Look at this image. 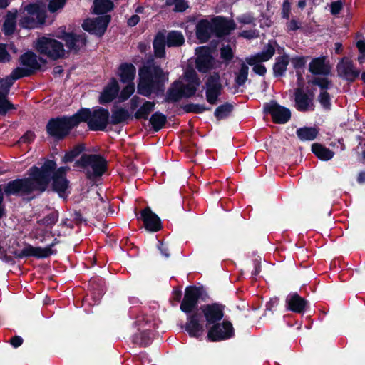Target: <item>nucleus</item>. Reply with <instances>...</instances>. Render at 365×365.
<instances>
[{
    "label": "nucleus",
    "instance_id": "nucleus-1",
    "mask_svg": "<svg viewBox=\"0 0 365 365\" xmlns=\"http://www.w3.org/2000/svg\"><path fill=\"white\" fill-rule=\"evenodd\" d=\"M70 170L68 166L56 168V163L46 160L41 168L33 166L28 170L29 178L9 182L4 187V192L11 195H29L33 192H43L51 182L53 190L59 197H66L70 193L69 181L66 178Z\"/></svg>",
    "mask_w": 365,
    "mask_h": 365
},
{
    "label": "nucleus",
    "instance_id": "nucleus-2",
    "mask_svg": "<svg viewBox=\"0 0 365 365\" xmlns=\"http://www.w3.org/2000/svg\"><path fill=\"white\" fill-rule=\"evenodd\" d=\"M225 305L219 302L205 304L187 314V322L182 327L190 337L198 339L204 332L202 319L205 327L208 328L215 323H219L225 316Z\"/></svg>",
    "mask_w": 365,
    "mask_h": 365
},
{
    "label": "nucleus",
    "instance_id": "nucleus-3",
    "mask_svg": "<svg viewBox=\"0 0 365 365\" xmlns=\"http://www.w3.org/2000/svg\"><path fill=\"white\" fill-rule=\"evenodd\" d=\"M20 63L21 66L13 70L9 76L0 78V115H6L9 110L15 108L7 99L15 81L31 75L41 67L37 56L31 51H27L21 56Z\"/></svg>",
    "mask_w": 365,
    "mask_h": 365
},
{
    "label": "nucleus",
    "instance_id": "nucleus-4",
    "mask_svg": "<svg viewBox=\"0 0 365 365\" xmlns=\"http://www.w3.org/2000/svg\"><path fill=\"white\" fill-rule=\"evenodd\" d=\"M139 81L137 86V93L143 96L149 97L152 94L157 96L163 94L165 83L168 81V72L163 71L153 58L147 60L146 63L138 70Z\"/></svg>",
    "mask_w": 365,
    "mask_h": 365
},
{
    "label": "nucleus",
    "instance_id": "nucleus-5",
    "mask_svg": "<svg viewBox=\"0 0 365 365\" xmlns=\"http://www.w3.org/2000/svg\"><path fill=\"white\" fill-rule=\"evenodd\" d=\"M81 122L87 123L88 129H91V111L90 109L81 108L72 116H64L51 120L46 127L47 131L49 135L56 138H62Z\"/></svg>",
    "mask_w": 365,
    "mask_h": 365
},
{
    "label": "nucleus",
    "instance_id": "nucleus-6",
    "mask_svg": "<svg viewBox=\"0 0 365 365\" xmlns=\"http://www.w3.org/2000/svg\"><path fill=\"white\" fill-rule=\"evenodd\" d=\"M209 294L203 286L189 285L185 289L182 301L180 305V310L186 314L199 308L200 300L206 302Z\"/></svg>",
    "mask_w": 365,
    "mask_h": 365
},
{
    "label": "nucleus",
    "instance_id": "nucleus-7",
    "mask_svg": "<svg viewBox=\"0 0 365 365\" xmlns=\"http://www.w3.org/2000/svg\"><path fill=\"white\" fill-rule=\"evenodd\" d=\"M26 14L19 20V25L24 29H34L45 23L46 11L44 5L30 4L24 7Z\"/></svg>",
    "mask_w": 365,
    "mask_h": 365
},
{
    "label": "nucleus",
    "instance_id": "nucleus-8",
    "mask_svg": "<svg viewBox=\"0 0 365 365\" xmlns=\"http://www.w3.org/2000/svg\"><path fill=\"white\" fill-rule=\"evenodd\" d=\"M274 45H277V41L269 40L262 52L245 58L248 65L253 66L252 70L256 74L260 76H264L266 74L267 68L260 63L268 61L273 57L275 53Z\"/></svg>",
    "mask_w": 365,
    "mask_h": 365
},
{
    "label": "nucleus",
    "instance_id": "nucleus-9",
    "mask_svg": "<svg viewBox=\"0 0 365 365\" xmlns=\"http://www.w3.org/2000/svg\"><path fill=\"white\" fill-rule=\"evenodd\" d=\"M34 47L39 53L54 60L63 57L66 52L62 43L44 36L36 41Z\"/></svg>",
    "mask_w": 365,
    "mask_h": 365
},
{
    "label": "nucleus",
    "instance_id": "nucleus-10",
    "mask_svg": "<svg viewBox=\"0 0 365 365\" xmlns=\"http://www.w3.org/2000/svg\"><path fill=\"white\" fill-rule=\"evenodd\" d=\"M207 329V339L211 342L225 341L235 336L232 324L228 320L215 323Z\"/></svg>",
    "mask_w": 365,
    "mask_h": 365
},
{
    "label": "nucleus",
    "instance_id": "nucleus-11",
    "mask_svg": "<svg viewBox=\"0 0 365 365\" xmlns=\"http://www.w3.org/2000/svg\"><path fill=\"white\" fill-rule=\"evenodd\" d=\"M205 88L207 102L210 105H217L224 88L219 72L215 71L206 77Z\"/></svg>",
    "mask_w": 365,
    "mask_h": 365
},
{
    "label": "nucleus",
    "instance_id": "nucleus-12",
    "mask_svg": "<svg viewBox=\"0 0 365 365\" xmlns=\"http://www.w3.org/2000/svg\"><path fill=\"white\" fill-rule=\"evenodd\" d=\"M314 94L312 91H304V88L298 87L294 91V102L296 110L301 113L315 110Z\"/></svg>",
    "mask_w": 365,
    "mask_h": 365
},
{
    "label": "nucleus",
    "instance_id": "nucleus-13",
    "mask_svg": "<svg viewBox=\"0 0 365 365\" xmlns=\"http://www.w3.org/2000/svg\"><path fill=\"white\" fill-rule=\"evenodd\" d=\"M263 109L264 113L270 115L272 121L276 124H285L291 119L290 110L279 105L274 100H271L269 103H264Z\"/></svg>",
    "mask_w": 365,
    "mask_h": 365
},
{
    "label": "nucleus",
    "instance_id": "nucleus-14",
    "mask_svg": "<svg viewBox=\"0 0 365 365\" xmlns=\"http://www.w3.org/2000/svg\"><path fill=\"white\" fill-rule=\"evenodd\" d=\"M98 148L93 147V186L102 183V176L108 173L109 163L108 160L98 153Z\"/></svg>",
    "mask_w": 365,
    "mask_h": 365
},
{
    "label": "nucleus",
    "instance_id": "nucleus-15",
    "mask_svg": "<svg viewBox=\"0 0 365 365\" xmlns=\"http://www.w3.org/2000/svg\"><path fill=\"white\" fill-rule=\"evenodd\" d=\"M56 37L65 41L66 47L71 51L77 52L83 48L86 43L84 34H76L66 31L65 27H60Z\"/></svg>",
    "mask_w": 365,
    "mask_h": 365
},
{
    "label": "nucleus",
    "instance_id": "nucleus-16",
    "mask_svg": "<svg viewBox=\"0 0 365 365\" xmlns=\"http://www.w3.org/2000/svg\"><path fill=\"white\" fill-rule=\"evenodd\" d=\"M138 220L143 222L145 229L150 232H157L162 230L163 225L160 218L153 212L149 206L143 209L139 215L135 212Z\"/></svg>",
    "mask_w": 365,
    "mask_h": 365
},
{
    "label": "nucleus",
    "instance_id": "nucleus-17",
    "mask_svg": "<svg viewBox=\"0 0 365 365\" xmlns=\"http://www.w3.org/2000/svg\"><path fill=\"white\" fill-rule=\"evenodd\" d=\"M53 245L54 244L52 243L45 247H41L26 244L21 250L14 252V255L19 259L29 257L46 258L55 253V251L53 250Z\"/></svg>",
    "mask_w": 365,
    "mask_h": 365
},
{
    "label": "nucleus",
    "instance_id": "nucleus-18",
    "mask_svg": "<svg viewBox=\"0 0 365 365\" xmlns=\"http://www.w3.org/2000/svg\"><path fill=\"white\" fill-rule=\"evenodd\" d=\"M196 53L195 68L200 73H207L214 68L215 58L209 48L198 47Z\"/></svg>",
    "mask_w": 365,
    "mask_h": 365
},
{
    "label": "nucleus",
    "instance_id": "nucleus-19",
    "mask_svg": "<svg viewBox=\"0 0 365 365\" xmlns=\"http://www.w3.org/2000/svg\"><path fill=\"white\" fill-rule=\"evenodd\" d=\"M212 24L213 34L219 38L229 35L232 31L236 29V24L232 19H228L222 16L212 19Z\"/></svg>",
    "mask_w": 365,
    "mask_h": 365
},
{
    "label": "nucleus",
    "instance_id": "nucleus-20",
    "mask_svg": "<svg viewBox=\"0 0 365 365\" xmlns=\"http://www.w3.org/2000/svg\"><path fill=\"white\" fill-rule=\"evenodd\" d=\"M96 215L97 220L102 222L103 218L108 215L110 210L108 198L105 195L103 197L98 190H96L93 195V212Z\"/></svg>",
    "mask_w": 365,
    "mask_h": 365
},
{
    "label": "nucleus",
    "instance_id": "nucleus-21",
    "mask_svg": "<svg viewBox=\"0 0 365 365\" xmlns=\"http://www.w3.org/2000/svg\"><path fill=\"white\" fill-rule=\"evenodd\" d=\"M119 91L120 86L118 81L113 77L111 78L101 91L98 98V103L101 105H106L113 102L116 98L118 99Z\"/></svg>",
    "mask_w": 365,
    "mask_h": 365
},
{
    "label": "nucleus",
    "instance_id": "nucleus-22",
    "mask_svg": "<svg viewBox=\"0 0 365 365\" xmlns=\"http://www.w3.org/2000/svg\"><path fill=\"white\" fill-rule=\"evenodd\" d=\"M309 71L315 76H329L331 74V66L324 56L315 57L309 64Z\"/></svg>",
    "mask_w": 365,
    "mask_h": 365
},
{
    "label": "nucleus",
    "instance_id": "nucleus-23",
    "mask_svg": "<svg viewBox=\"0 0 365 365\" xmlns=\"http://www.w3.org/2000/svg\"><path fill=\"white\" fill-rule=\"evenodd\" d=\"M338 76L349 82H354L360 75V71L355 69L353 62L343 59L336 66Z\"/></svg>",
    "mask_w": 365,
    "mask_h": 365
},
{
    "label": "nucleus",
    "instance_id": "nucleus-24",
    "mask_svg": "<svg viewBox=\"0 0 365 365\" xmlns=\"http://www.w3.org/2000/svg\"><path fill=\"white\" fill-rule=\"evenodd\" d=\"M286 308L294 313L302 314L305 312L309 302L297 292H291L285 300Z\"/></svg>",
    "mask_w": 365,
    "mask_h": 365
},
{
    "label": "nucleus",
    "instance_id": "nucleus-25",
    "mask_svg": "<svg viewBox=\"0 0 365 365\" xmlns=\"http://www.w3.org/2000/svg\"><path fill=\"white\" fill-rule=\"evenodd\" d=\"M110 123V113L107 108H98L93 110V131H105Z\"/></svg>",
    "mask_w": 365,
    "mask_h": 365
},
{
    "label": "nucleus",
    "instance_id": "nucleus-26",
    "mask_svg": "<svg viewBox=\"0 0 365 365\" xmlns=\"http://www.w3.org/2000/svg\"><path fill=\"white\" fill-rule=\"evenodd\" d=\"M118 104L114 103L112 106L110 123L113 125L122 123L127 124L129 120H133V115L126 108L119 107Z\"/></svg>",
    "mask_w": 365,
    "mask_h": 365
},
{
    "label": "nucleus",
    "instance_id": "nucleus-27",
    "mask_svg": "<svg viewBox=\"0 0 365 365\" xmlns=\"http://www.w3.org/2000/svg\"><path fill=\"white\" fill-rule=\"evenodd\" d=\"M116 75L122 83H134L133 81L136 76V68L131 63H121L118 67Z\"/></svg>",
    "mask_w": 365,
    "mask_h": 365
},
{
    "label": "nucleus",
    "instance_id": "nucleus-28",
    "mask_svg": "<svg viewBox=\"0 0 365 365\" xmlns=\"http://www.w3.org/2000/svg\"><path fill=\"white\" fill-rule=\"evenodd\" d=\"M195 33L197 38L200 43L208 41L211 34H213L212 21L210 22L207 19L200 20L196 25Z\"/></svg>",
    "mask_w": 365,
    "mask_h": 365
},
{
    "label": "nucleus",
    "instance_id": "nucleus-29",
    "mask_svg": "<svg viewBox=\"0 0 365 365\" xmlns=\"http://www.w3.org/2000/svg\"><path fill=\"white\" fill-rule=\"evenodd\" d=\"M111 19V15H98L97 17H93V35L101 38L105 34Z\"/></svg>",
    "mask_w": 365,
    "mask_h": 365
},
{
    "label": "nucleus",
    "instance_id": "nucleus-30",
    "mask_svg": "<svg viewBox=\"0 0 365 365\" xmlns=\"http://www.w3.org/2000/svg\"><path fill=\"white\" fill-rule=\"evenodd\" d=\"M106 292V285L105 279L97 275L96 273H93V306L95 304H99L100 299Z\"/></svg>",
    "mask_w": 365,
    "mask_h": 365
},
{
    "label": "nucleus",
    "instance_id": "nucleus-31",
    "mask_svg": "<svg viewBox=\"0 0 365 365\" xmlns=\"http://www.w3.org/2000/svg\"><path fill=\"white\" fill-rule=\"evenodd\" d=\"M165 31H158L153 39V46L156 58H162L165 56V46L167 45Z\"/></svg>",
    "mask_w": 365,
    "mask_h": 365
},
{
    "label": "nucleus",
    "instance_id": "nucleus-32",
    "mask_svg": "<svg viewBox=\"0 0 365 365\" xmlns=\"http://www.w3.org/2000/svg\"><path fill=\"white\" fill-rule=\"evenodd\" d=\"M289 63V56L288 54L284 53L282 56H277L272 66L274 76L276 78L284 76Z\"/></svg>",
    "mask_w": 365,
    "mask_h": 365
},
{
    "label": "nucleus",
    "instance_id": "nucleus-33",
    "mask_svg": "<svg viewBox=\"0 0 365 365\" xmlns=\"http://www.w3.org/2000/svg\"><path fill=\"white\" fill-rule=\"evenodd\" d=\"M93 14L109 15L115 8V4L111 0H93Z\"/></svg>",
    "mask_w": 365,
    "mask_h": 365
},
{
    "label": "nucleus",
    "instance_id": "nucleus-34",
    "mask_svg": "<svg viewBox=\"0 0 365 365\" xmlns=\"http://www.w3.org/2000/svg\"><path fill=\"white\" fill-rule=\"evenodd\" d=\"M155 106V103L154 101H145L133 115V119L148 120L150 114L154 110Z\"/></svg>",
    "mask_w": 365,
    "mask_h": 365
},
{
    "label": "nucleus",
    "instance_id": "nucleus-35",
    "mask_svg": "<svg viewBox=\"0 0 365 365\" xmlns=\"http://www.w3.org/2000/svg\"><path fill=\"white\" fill-rule=\"evenodd\" d=\"M312 153L320 160L327 161L331 160L334 152L320 143H314L312 145Z\"/></svg>",
    "mask_w": 365,
    "mask_h": 365
},
{
    "label": "nucleus",
    "instance_id": "nucleus-36",
    "mask_svg": "<svg viewBox=\"0 0 365 365\" xmlns=\"http://www.w3.org/2000/svg\"><path fill=\"white\" fill-rule=\"evenodd\" d=\"M296 134L301 141L314 140L319 134V130L315 127H302L297 130Z\"/></svg>",
    "mask_w": 365,
    "mask_h": 365
},
{
    "label": "nucleus",
    "instance_id": "nucleus-37",
    "mask_svg": "<svg viewBox=\"0 0 365 365\" xmlns=\"http://www.w3.org/2000/svg\"><path fill=\"white\" fill-rule=\"evenodd\" d=\"M149 122L154 132L160 131L165 127L167 123V117L160 111L153 113L149 119Z\"/></svg>",
    "mask_w": 365,
    "mask_h": 365
},
{
    "label": "nucleus",
    "instance_id": "nucleus-38",
    "mask_svg": "<svg viewBox=\"0 0 365 365\" xmlns=\"http://www.w3.org/2000/svg\"><path fill=\"white\" fill-rule=\"evenodd\" d=\"M75 167L81 172L86 173V175L89 178L91 177V154H83L80 159L76 161Z\"/></svg>",
    "mask_w": 365,
    "mask_h": 365
},
{
    "label": "nucleus",
    "instance_id": "nucleus-39",
    "mask_svg": "<svg viewBox=\"0 0 365 365\" xmlns=\"http://www.w3.org/2000/svg\"><path fill=\"white\" fill-rule=\"evenodd\" d=\"M233 110L234 106L229 102H226L215 108L214 116L220 121L228 118L232 113Z\"/></svg>",
    "mask_w": 365,
    "mask_h": 365
},
{
    "label": "nucleus",
    "instance_id": "nucleus-40",
    "mask_svg": "<svg viewBox=\"0 0 365 365\" xmlns=\"http://www.w3.org/2000/svg\"><path fill=\"white\" fill-rule=\"evenodd\" d=\"M167 46L168 47H179L185 43V38L180 31H169L167 36Z\"/></svg>",
    "mask_w": 365,
    "mask_h": 365
},
{
    "label": "nucleus",
    "instance_id": "nucleus-41",
    "mask_svg": "<svg viewBox=\"0 0 365 365\" xmlns=\"http://www.w3.org/2000/svg\"><path fill=\"white\" fill-rule=\"evenodd\" d=\"M17 11H9L3 25V31L6 35H11L14 33L16 28V19Z\"/></svg>",
    "mask_w": 365,
    "mask_h": 365
},
{
    "label": "nucleus",
    "instance_id": "nucleus-42",
    "mask_svg": "<svg viewBox=\"0 0 365 365\" xmlns=\"http://www.w3.org/2000/svg\"><path fill=\"white\" fill-rule=\"evenodd\" d=\"M174 85L175 86H180L181 93L182 96V98H191L194 96L196 93V91L197 90V88L199 86L191 84V83H183L180 80H176L174 81Z\"/></svg>",
    "mask_w": 365,
    "mask_h": 365
},
{
    "label": "nucleus",
    "instance_id": "nucleus-43",
    "mask_svg": "<svg viewBox=\"0 0 365 365\" xmlns=\"http://www.w3.org/2000/svg\"><path fill=\"white\" fill-rule=\"evenodd\" d=\"M182 98L180 86L174 85L172 83L166 93L165 101L167 103H175L179 101Z\"/></svg>",
    "mask_w": 365,
    "mask_h": 365
},
{
    "label": "nucleus",
    "instance_id": "nucleus-44",
    "mask_svg": "<svg viewBox=\"0 0 365 365\" xmlns=\"http://www.w3.org/2000/svg\"><path fill=\"white\" fill-rule=\"evenodd\" d=\"M133 343L139 345L140 346L146 347L149 346L152 339L150 336V331L148 330L143 331L142 332L135 334L133 336Z\"/></svg>",
    "mask_w": 365,
    "mask_h": 365
},
{
    "label": "nucleus",
    "instance_id": "nucleus-45",
    "mask_svg": "<svg viewBox=\"0 0 365 365\" xmlns=\"http://www.w3.org/2000/svg\"><path fill=\"white\" fill-rule=\"evenodd\" d=\"M125 84L126 86L121 91H119L118 100L115 103H123L126 101L134 93L135 89L134 83Z\"/></svg>",
    "mask_w": 365,
    "mask_h": 365
},
{
    "label": "nucleus",
    "instance_id": "nucleus-46",
    "mask_svg": "<svg viewBox=\"0 0 365 365\" xmlns=\"http://www.w3.org/2000/svg\"><path fill=\"white\" fill-rule=\"evenodd\" d=\"M309 83L318 86L321 91H327L332 86V81L329 80L327 76H314L309 81Z\"/></svg>",
    "mask_w": 365,
    "mask_h": 365
},
{
    "label": "nucleus",
    "instance_id": "nucleus-47",
    "mask_svg": "<svg viewBox=\"0 0 365 365\" xmlns=\"http://www.w3.org/2000/svg\"><path fill=\"white\" fill-rule=\"evenodd\" d=\"M183 110L185 113H192L195 114H200L204 113L206 110H210L211 108L206 107L202 104H197V103H187L183 106Z\"/></svg>",
    "mask_w": 365,
    "mask_h": 365
},
{
    "label": "nucleus",
    "instance_id": "nucleus-48",
    "mask_svg": "<svg viewBox=\"0 0 365 365\" xmlns=\"http://www.w3.org/2000/svg\"><path fill=\"white\" fill-rule=\"evenodd\" d=\"M248 72L249 67L245 63H242L235 79V83L238 86H242L245 83L248 78Z\"/></svg>",
    "mask_w": 365,
    "mask_h": 365
},
{
    "label": "nucleus",
    "instance_id": "nucleus-49",
    "mask_svg": "<svg viewBox=\"0 0 365 365\" xmlns=\"http://www.w3.org/2000/svg\"><path fill=\"white\" fill-rule=\"evenodd\" d=\"M85 148L83 145H78L73 148L70 151L67 152L62 158V162L64 163L72 162L77 156H78Z\"/></svg>",
    "mask_w": 365,
    "mask_h": 365
},
{
    "label": "nucleus",
    "instance_id": "nucleus-50",
    "mask_svg": "<svg viewBox=\"0 0 365 365\" xmlns=\"http://www.w3.org/2000/svg\"><path fill=\"white\" fill-rule=\"evenodd\" d=\"M309 58V56H294L292 58L289 57V62H291L293 68L296 71H301V69L305 67Z\"/></svg>",
    "mask_w": 365,
    "mask_h": 365
},
{
    "label": "nucleus",
    "instance_id": "nucleus-51",
    "mask_svg": "<svg viewBox=\"0 0 365 365\" xmlns=\"http://www.w3.org/2000/svg\"><path fill=\"white\" fill-rule=\"evenodd\" d=\"M317 100L324 110H331V96L327 91H320Z\"/></svg>",
    "mask_w": 365,
    "mask_h": 365
},
{
    "label": "nucleus",
    "instance_id": "nucleus-52",
    "mask_svg": "<svg viewBox=\"0 0 365 365\" xmlns=\"http://www.w3.org/2000/svg\"><path fill=\"white\" fill-rule=\"evenodd\" d=\"M165 4L169 6L175 5V12H183L188 8L187 1L185 0H166Z\"/></svg>",
    "mask_w": 365,
    "mask_h": 365
},
{
    "label": "nucleus",
    "instance_id": "nucleus-53",
    "mask_svg": "<svg viewBox=\"0 0 365 365\" xmlns=\"http://www.w3.org/2000/svg\"><path fill=\"white\" fill-rule=\"evenodd\" d=\"M185 79L188 83L200 86L201 81L196 71L191 68L185 72Z\"/></svg>",
    "mask_w": 365,
    "mask_h": 365
},
{
    "label": "nucleus",
    "instance_id": "nucleus-54",
    "mask_svg": "<svg viewBox=\"0 0 365 365\" xmlns=\"http://www.w3.org/2000/svg\"><path fill=\"white\" fill-rule=\"evenodd\" d=\"M234 57V53L230 45L223 46L220 49V58L227 63H230Z\"/></svg>",
    "mask_w": 365,
    "mask_h": 365
},
{
    "label": "nucleus",
    "instance_id": "nucleus-55",
    "mask_svg": "<svg viewBox=\"0 0 365 365\" xmlns=\"http://www.w3.org/2000/svg\"><path fill=\"white\" fill-rule=\"evenodd\" d=\"M237 21L242 24H254L255 19L251 13L242 14L237 17Z\"/></svg>",
    "mask_w": 365,
    "mask_h": 365
},
{
    "label": "nucleus",
    "instance_id": "nucleus-56",
    "mask_svg": "<svg viewBox=\"0 0 365 365\" xmlns=\"http://www.w3.org/2000/svg\"><path fill=\"white\" fill-rule=\"evenodd\" d=\"M58 220V215L56 212H52L47 216H46L43 219L38 221V223L50 226L55 224Z\"/></svg>",
    "mask_w": 365,
    "mask_h": 365
},
{
    "label": "nucleus",
    "instance_id": "nucleus-57",
    "mask_svg": "<svg viewBox=\"0 0 365 365\" xmlns=\"http://www.w3.org/2000/svg\"><path fill=\"white\" fill-rule=\"evenodd\" d=\"M65 2L66 0H49L48 9L51 12H55L63 8Z\"/></svg>",
    "mask_w": 365,
    "mask_h": 365
},
{
    "label": "nucleus",
    "instance_id": "nucleus-58",
    "mask_svg": "<svg viewBox=\"0 0 365 365\" xmlns=\"http://www.w3.org/2000/svg\"><path fill=\"white\" fill-rule=\"evenodd\" d=\"M239 36L246 39H253L259 36V32L256 29L244 30L239 34Z\"/></svg>",
    "mask_w": 365,
    "mask_h": 365
},
{
    "label": "nucleus",
    "instance_id": "nucleus-59",
    "mask_svg": "<svg viewBox=\"0 0 365 365\" xmlns=\"http://www.w3.org/2000/svg\"><path fill=\"white\" fill-rule=\"evenodd\" d=\"M343 8V3L341 0L335 1L330 4V11L333 15H338Z\"/></svg>",
    "mask_w": 365,
    "mask_h": 365
},
{
    "label": "nucleus",
    "instance_id": "nucleus-60",
    "mask_svg": "<svg viewBox=\"0 0 365 365\" xmlns=\"http://www.w3.org/2000/svg\"><path fill=\"white\" fill-rule=\"evenodd\" d=\"M11 56L6 51V46L4 44H0V62H9Z\"/></svg>",
    "mask_w": 365,
    "mask_h": 365
},
{
    "label": "nucleus",
    "instance_id": "nucleus-61",
    "mask_svg": "<svg viewBox=\"0 0 365 365\" xmlns=\"http://www.w3.org/2000/svg\"><path fill=\"white\" fill-rule=\"evenodd\" d=\"M290 11H291L290 3L289 2L288 0H285L282 4V18H284L285 19H289V15H290Z\"/></svg>",
    "mask_w": 365,
    "mask_h": 365
},
{
    "label": "nucleus",
    "instance_id": "nucleus-62",
    "mask_svg": "<svg viewBox=\"0 0 365 365\" xmlns=\"http://www.w3.org/2000/svg\"><path fill=\"white\" fill-rule=\"evenodd\" d=\"M35 138V134L32 131H27L19 140L21 143H29Z\"/></svg>",
    "mask_w": 365,
    "mask_h": 365
},
{
    "label": "nucleus",
    "instance_id": "nucleus-63",
    "mask_svg": "<svg viewBox=\"0 0 365 365\" xmlns=\"http://www.w3.org/2000/svg\"><path fill=\"white\" fill-rule=\"evenodd\" d=\"M158 247L161 255L165 258H168L170 256V249L165 243L163 242H160Z\"/></svg>",
    "mask_w": 365,
    "mask_h": 365
},
{
    "label": "nucleus",
    "instance_id": "nucleus-64",
    "mask_svg": "<svg viewBox=\"0 0 365 365\" xmlns=\"http://www.w3.org/2000/svg\"><path fill=\"white\" fill-rule=\"evenodd\" d=\"M141 101H142V99L139 96H134L130 101V110H132V111L135 110L137 109V108L139 106Z\"/></svg>",
    "mask_w": 365,
    "mask_h": 365
}]
</instances>
